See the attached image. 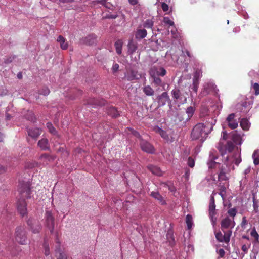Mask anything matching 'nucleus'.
<instances>
[{
  "label": "nucleus",
  "mask_w": 259,
  "mask_h": 259,
  "mask_svg": "<svg viewBox=\"0 0 259 259\" xmlns=\"http://www.w3.org/2000/svg\"><path fill=\"white\" fill-rule=\"evenodd\" d=\"M219 194L222 197V199H224L226 196V188L224 185H220L219 186Z\"/></svg>",
  "instance_id": "obj_40"
},
{
  "label": "nucleus",
  "mask_w": 259,
  "mask_h": 259,
  "mask_svg": "<svg viewBox=\"0 0 259 259\" xmlns=\"http://www.w3.org/2000/svg\"><path fill=\"white\" fill-rule=\"evenodd\" d=\"M186 223L188 229H191L193 226L192 217L190 214H187L186 217Z\"/></svg>",
  "instance_id": "obj_36"
},
{
  "label": "nucleus",
  "mask_w": 259,
  "mask_h": 259,
  "mask_svg": "<svg viewBox=\"0 0 259 259\" xmlns=\"http://www.w3.org/2000/svg\"><path fill=\"white\" fill-rule=\"evenodd\" d=\"M40 158L41 160L44 159V161H45L46 162H47L48 161H50L51 160H54V158L52 156H51L47 153L42 154L40 156Z\"/></svg>",
  "instance_id": "obj_43"
},
{
  "label": "nucleus",
  "mask_w": 259,
  "mask_h": 259,
  "mask_svg": "<svg viewBox=\"0 0 259 259\" xmlns=\"http://www.w3.org/2000/svg\"><path fill=\"white\" fill-rule=\"evenodd\" d=\"M193 85H194V87H193V90L195 92H197V90H198V86L195 82H194Z\"/></svg>",
  "instance_id": "obj_60"
},
{
  "label": "nucleus",
  "mask_w": 259,
  "mask_h": 259,
  "mask_svg": "<svg viewBox=\"0 0 259 259\" xmlns=\"http://www.w3.org/2000/svg\"><path fill=\"white\" fill-rule=\"evenodd\" d=\"M15 239L20 244L24 245L26 243V232L23 227H18L16 229Z\"/></svg>",
  "instance_id": "obj_4"
},
{
  "label": "nucleus",
  "mask_w": 259,
  "mask_h": 259,
  "mask_svg": "<svg viewBox=\"0 0 259 259\" xmlns=\"http://www.w3.org/2000/svg\"><path fill=\"white\" fill-rule=\"evenodd\" d=\"M188 165L192 168L195 165V160L192 157H189L188 159Z\"/></svg>",
  "instance_id": "obj_49"
},
{
  "label": "nucleus",
  "mask_w": 259,
  "mask_h": 259,
  "mask_svg": "<svg viewBox=\"0 0 259 259\" xmlns=\"http://www.w3.org/2000/svg\"><path fill=\"white\" fill-rule=\"evenodd\" d=\"M141 149L148 153H153L154 152V147L147 141L142 139L140 143Z\"/></svg>",
  "instance_id": "obj_12"
},
{
  "label": "nucleus",
  "mask_w": 259,
  "mask_h": 259,
  "mask_svg": "<svg viewBox=\"0 0 259 259\" xmlns=\"http://www.w3.org/2000/svg\"><path fill=\"white\" fill-rule=\"evenodd\" d=\"M252 88L254 91L255 95H259V84L257 83H254L252 85Z\"/></svg>",
  "instance_id": "obj_50"
},
{
  "label": "nucleus",
  "mask_w": 259,
  "mask_h": 259,
  "mask_svg": "<svg viewBox=\"0 0 259 259\" xmlns=\"http://www.w3.org/2000/svg\"><path fill=\"white\" fill-rule=\"evenodd\" d=\"M216 158V157H213L212 159L209 160L207 162L208 166L209 169L218 170V181H226L228 179L226 174V167L229 164L228 162V157H226L224 164L215 162L214 160Z\"/></svg>",
  "instance_id": "obj_3"
},
{
  "label": "nucleus",
  "mask_w": 259,
  "mask_h": 259,
  "mask_svg": "<svg viewBox=\"0 0 259 259\" xmlns=\"http://www.w3.org/2000/svg\"><path fill=\"white\" fill-rule=\"evenodd\" d=\"M150 196L158 201L159 203L161 205H164L166 204L165 201L158 192H151Z\"/></svg>",
  "instance_id": "obj_20"
},
{
  "label": "nucleus",
  "mask_w": 259,
  "mask_h": 259,
  "mask_svg": "<svg viewBox=\"0 0 259 259\" xmlns=\"http://www.w3.org/2000/svg\"><path fill=\"white\" fill-rule=\"evenodd\" d=\"M125 132L127 134H132L137 138H141V136H140L139 133L132 128L127 127L126 129L125 130Z\"/></svg>",
  "instance_id": "obj_39"
},
{
  "label": "nucleus",
  "mask_w": 259,
  "mask_h": 259,
  "mask_svg": "<svg viewBox=\"0 0 259 259\" xmlns=\"http://www.w3.org/2000/svg\"><path fill=\"white\" fill-rule=\"evenodd\" d=\"M7 94V90H4L2 93H0V96H3L6 95Z\"/></svg>",
  "instance_id": "obj_64"
},
{
  "label": "nucleus",
  "mask_w": 259,
  "mask_h": 259,
  "mask_svg": "<svg viewBox=\"0 0 259 259\" xmlns=\"http://www.w3.org/2000/svg\"><path fill=\"white\" fill-rule=\"evenodd\" d=\"M127 47L128 54H132L137 49V44L136 42H135L132 39H131L128 41Z\"/></svg>",
  "instance_id": "obj_23"
},
{
  "label": "nucleus",
  "mask_w": 259,
  "mask_h": 259,
  "mask_svg": "<svg viewBox=\"0 0 259 259\" xmlns=\"http://www.w3.org/2000/svg\"><path fill=\"white\" fill-rule=\"evenodd\" d=\"M250 244H244L242 246L241 249L245 253H246L248 249L250 248Z\"/></svg>",
  "instance_id": "obj_51"
},
{
  "label": "nucleus",
  "mask_w": 259,
  "mask_h": 259,
  "mask_svg": "<svg viewBox=\"0 0 259 259\" xmlns=\"http://www.w3.org/2000/svg\"><path fill=\"white\" fill-rule=\"evenodd\" d=\"M250 170H251V168L250 167H248L246 169H245L244 174L245 175H247V174H249L250 172Z\"/></svg>",
  "instance_id": "obj_61"
},
{
  "label": "nucleus",
  "mask_w": 259,
  "mask_h": 259,
  "mask_svg": "<svg viewBox=\"0 0 259 259\" xmlns=\"http://www.w3.org/2000/svg\"><path fill=\"white\" fill-rule=\"evenodd\" d=\"M13 59H14V57H13L12 58L11 57L7 58V59L5 60V62L6 63H11V62H12V60H13Z\"/></svg>",
  "instance_id": "obj_58"
},
{
  "label": "nucleus",
  "mask_w": 259,
  "mask_h": 259,
  "mask_svg": "<svg viewBox=\"0 0 259 259\" xmlns=\"http://www.w3.org/2000/svg\"><path fill=\"white\" fill-rule=\"evenodd\" d=\"M73 0H59V1L63 3L72 2Z\"/></svg>",
  "instance_id": "obj_63"
},
{
  "label": "nucleus",
  "mask_w": 259,
  "mask_h": 259,
  "mask_svg": "<svg viewBox=\"0 0 259 259\" xmlns=\"http://www.w3.org/2000/svg\"><path fill=\"white\" fill-rule=\"evenodd\" d=\"M27 224L30 227L31 231L34 233H38L41 229V226L38 222L32 219H29L27 221Z\"/></svg>",
  "instance_id": "obj_10"
},
{
  "label": "nucleus",
  "mask_w": 259,
  "mask_h": 259,
  "mask_svg": "<svg viewBox=\"0 0 259 259\" xmlns=\"http://www.w3.org/2000/svg\"><path fill=\"white\" fill-rule=\"evenodd\" d=\"M57 41L59 42L60 47L62 50H66L68 47V43L66 41L65 38L62 35H59L57 39Z\"/></svg>",
  "instance_id": "obj_22"
},
{
  "label": "nucleus",
  "mask_w": 259,
  "mask_h": 259,
  "mask_svg": "<svg viewBox=\"0 0 259 259\" xmlns=\"http://www.w3.org/2000/svg\"><path fill=\"white\" fill-rule=\"evenodd\" d=\"M45 218V226L50 230L51 233L52 234L54 230L55 218L53 216L52 212L50 211H46Z\"/></svg>",
  "instance_id": "obj_6"
},
{
  "label": "nucleus",
  "mask_w": 259,
  "mask_h": 259,
  "mask_svg": "<svg viewBox=\"0 0 259 259\" xmlns=\"http://www.w3.org/2000/svg\"><path fill=\"white\" fill-rule=\"evenodd\" d=\"M119 67V65L117 63L113 64L112 68L113 72H116L118 70Z\"/></svg>",
  "instance_id": "obj_54"
},
{
  "label": "nucleus",
  "mask_w": 259,
  "mask_h": 259,
  "mask_svg": "<svg viewBox=\"0 0 259 259\" xmlns=\"http://www.w3.org/2000/svg\"><path fill=\"white\" fill-rule=\"evenodd\" d=\"M143 91L148 96H151L154 94V91L149 85L143 87Z\"/></svg>",
  "instance_id": "obj_28"
},
{
  "label": "nucleus",
  "mask_w": 259,
  "mask_h": 259,
  "mask_svg": "<svg viewBox=\"0 0 259 259\" xmlns=\"http://www.w3.org/2000/svg\"><path fill=\"white\" fill-rule=\"evenodd\" d=\"M215 205L214 203V198L213 196L211 197L209 206V216L211 218L212 221L215 223L216 218H215V215L216 214L215 213Z\"/></svg>",
  "instance_id": "obj_13"
},
{
  "label": "nucleus",
  "mask_w": 259,
  "mask_h": 259,
  "mask_svg": "<svg viewBox=\"0 0 259 259\" xmlns=\"http://www.w3.org/2000/svg\"><path fill=\"white\" fill-rule=\"evenodd\" d=\"M171 95L172 97L176 100L180 99L182 95L180 90L178 88H175L171 91Z\"/></svg>",
  "instance_id": "obj_32"
},
{
  "label": "nucleus",
  "mask_w": 259,
  "mask_h": 259,
  "mask_svg": "<svg viewBox=\"0 0 259 259\" xmlns=\"http://www.w3.org/2000/svg\"><path fill=\"white\" fill-rule=\"evenodd\" d=\"M237 212V211L235 207L230 208L227 211L228 214L229 216L231 217L233 220L234 217L236 215Z\"/></svg>",
  "instance_id": "obj_44"
},
{
  "label": "nucleus",
  "mask_w": 259,
  "mask_h": 259,
  "mask_svg": "<svg viewBox=\"0 0 259 259\" xmlns=\"http://www.w3.org/2000/svg\"><path fill=\"white\" fill-rule=\"evenodd\" d=\"M38 146L42 150H50V145L48 140L46 138H43L38 142Z\"/></svg>",
  "instance_id": "obj_19"
},
{
  "label": "nucleus",
  "mask_w": 259,
  "mask_h": 259,
  "mask_svg": "<svg viewBox=\"0 0 259 259\" xmlns=\"http://www.w3.org/2000/svg\"><path fill=\"white\" fill-rule=\"evenodd\" d=\"M195 111V108L194 106H189L186 110V113L187 115V117L186 119V121L189 120L193 116Z\"/></svg>",
  "instance_id": "obj_27"
},
{
  "label": "nucleus",
  "mask_w": 259,
  "mask_h": 259,
  "mask_svg": "<svg viewBox=\"0 0 259 259\" xmlns=\"http://www.w3.org/2000/svg\"><path fill=\"white\" fill-rule=\"evenodd\" d=\"M97 3L102 5V6H104L106 7H108V3L107 2V0H101L97 1Z\"/></svg>",
  "instance_id": "obj_55"
},
{
  "label": "nucleus",
  "mask_w": 259,
  "mask_h": 259,
  "mask_svg": "<svg viewBox=\"0 0 259 259\" xmlns=\"http://www.w3.org/2000/svg\"><path fill=\"white\" fill-rule=\"evenodd\" d=\"M252 158L253 159V163L255 165L259 164V150H256L254 151L252 155Z\"/></svg>",
  "instance_id": "obj_35"
},
{
  "label": "nucleus",
  "mask_w": 259,
  "mask_h": 259,
  "mask_svg": "<svg viewBox=\"0 0 259 259\" xmlns=\"http://www.w3.org/2000/svg\"><path fill=\"white\" fill-rule=\"evenodd\" d=\"M140 77V75L138 74L137 71L132 70L128 73L127 76V78L128 80H132L134 79H138Z\"/></svg>",
  "instance_id": "obj_26"
},
{
  "label": "nucleus",
  "mask_w": 259,
  "mask_h": 259,
  "mask_svg": "<svg viewBox=\"0 0 259 259\" xmlns=\"http://www.w3.org/2000/svg\"><path fill=\"white\" fill-rule=\"evenodd\" d=\"M234 148V144L231 141H227L225 144L220 142L218 146V149L222 155H224L227 152H231L233 150Z\"/></svg>",
  "instance_id": "obj_7"
},
{
  "label": "nucleus",
  "mask_w": 259,
  "mask_h": 259,
  "mask_svg": "<svg viewBox=\"0 0 259 259\" xmlns=\"http://www.w3.org/2000/svg\"><path fill=\"white\" fill-rule=\"evenodd\" d=\"M19 191L21 195L22 199H20L18 202V210L22 216H24L27 213V204L24 199L30 198L31 195L29 183L28 182L20 183Z\"/></svg>",
  "instance_id": "obj_1"
},
{
  "label": "nucleus",
  "mask_w": 259,
  "mask_h": 259,
  "mask_svg": "<svg viewBox=\"0 0 259 259\" xmlns=\"http://www.w3.org/2000/svg\"><path fill=\"white\" fill-rule=\"evenodd\" d=\"M224 234L221 231L214 232L217 240L219 242H225L228 243L230 240V237L232 234V231L228 230L226 231H223Z\"/></svg>",
  "instance_id": "obj_5"
},
{
  "label": "nucleus",
  "mask_w": 259,
  "mask_h": 259,
  "mask_svg": "<svg viewBox=\"0 0 259 259\" xmlns=\"http://www.w3.org/2000/svg\"><path fill=\"white\" fill-rule=\"evenodd\" d=\"M251 236L253 238L255 243L259 242V234L256 232L255 227H253L250 232Z\"/></svg>",
  "instance_id": "obj_33"
},
{
  "label": "nucleus",
  "mask_w": 259,
  "mask_h": 259,
  "mask_svg": "<svg viewBox=\"0 0 259 259\" xmlns=\"http://www.w3.org/2000/svg\"><path fill=\"white\" fill-rule=\"evenodd\" d=\"M213 128L212 124L203 123L197 124L193 128L191 138L193 140H200L204 141L207 136L210 133Z\"/></svg>",
  "instance_id": "obj_2"
},
{
  "label": "nucleus",
  "mask_w": 259,
  "mask_h": 259,
  "mask_svg": "<svg viewBox=\"0 0 259 259\" xmlns=\"http://www.w3.org/2000/svg\"><path fill=\"white\" fill-rule=\"evenodd\" d=\"M247 220L246 219V217H243L242 218V222H241V224H240L241 227L242 228H245V226L247 225Z\"/></svg>",
  "instance_id": "obj_52"
},
{
  "label": "nucleus",
  "mask_w": 259,
  "mask_h": 259,
  "mask_svg": "<svg viewBox=\"0 0 259 259\" xmlns=\"http://www.w3.org/2000/svg\"><path fill=\"white\" fill-rule=\"evenodd\" d=\"M50 93V90L48 87H44L39 91V94L44 96H47Z\"/></svg>",
  "instance_id": "obj_47"
},
{
  "label": "nucleus",
  "mask_w": 259,
  "mask_h": 259,
  "mask_svg": "<svg viewBox=\"0 0 259 259\" xmlns=\"http://www.w3.org/2000/svg\"><path fill=\"white\" fill-rule=\"evenodd\" d=\"M147 34V32L145 29H138L136 33V37L137 38L142 39L145 38Z\"/></svg>",
  "instance_id": "obj_29"
},
{
  "label": "nucleus",
  "mask_w": 259,
  "mask_h": 259,
  "mask_svg": "<svg viewBox=\"0 0 259 259\" xmlns=\"http://www.w3.org/2000/svg\"><path fill=\"white\" fill-rule=\"evenodd\" d=\"M163 21L164 23L169 26H174L175 25L174 22L171 20L168 17H164Z\"/></svg>",
  "instance_id": "obj_46"
},
{
  "label": "nucleus",
  "mask_w": 259,
  "mask_h": 259,
  "mask_svg": "<svg viewBox=\"0 0 259 259\" xmlns=\"http://www.w3.org/2000/svg\"><path fill=\"white\" fill-rule=\"evenodd\" d=\"M233 161L236 165H238L242 161L240 153H236L233 154Z\"/></svg>",
  "instance_id": "obj_34"
},
{
  "label": "nucleus",
  "mask_w": 259,
  "mask_h": 259,
  "mask_svg": "<svg viewBox=\"0 0 259 259\" xmlns=\"http://www.w3.org/2000/svg\"><path fill=\"white\" fill-rule=\"evenodd\" d=\"M235 225L234 220L230 219L228 217L225 218L221 222V229L222 231H226V229L232 230Z\"/></svg>",
  "instance_id": "obj_8"
},
{
  "label": "nucleus",
  "mask_w": 259,
  "mask_h": 259,
  "mask_svg": "<svg viewBox=\"0 0 259 259\" xmlns=\"http://www.w3.org/2000/svg\"><path fill=\"white\" fill-rule=\"evenodd\" d=\"M107 113L113 117H116L119 114L116 108L111 107L107 110Z\"/></svg>",
  "instance_id": "obj_30"
},
{
  "label": "nucleus",
  "mask_w": 259,
  "mask_h": 259,
  "mask_svg": "<svg viewBox=\"0 0 259 259\" xmlns=\"http://www.w3.org/2000/svg\"><path fill=\"white\" fill-rule=\"evenodd\" d=\"M150 74L153 79V82L154 84V85L156 87H162L163 88V90H165L164 89L165 83L163 82L162 80L158 76H156L155 74H152V73H150Z\"/></svg>",
  "instance_id": "obj_18"
},
{
  "label": "nucleus",
  "mask_w": 259,
  "mask_h": 259,
  "mask_svg": "<svg viewBox=\"0 0 259 259\" xmlns=\"http://www.w3.org/2000/svg\"><path fill=\"white\" fill-rule=\"evenodd\" d=\"M128 1L132 5H135L138 3V0H128Z\"/></svg>",
  "instance_id": "obj_59"
},
{
  "label": "nucleus",
  "mask_w": 259,
  "mask_h": 259,
  "mask_svg": "<svg viewBox=\"0 0 259 259\" xmlns=\"http://www.w3.org/2000/svg\"><path fill=\"white\" fill-rule=\"evenodd\" d=\"M251 104L249 102L246 101L239 103L237 105V108L239 109L240 112H247L250 108Z\"/></svg>",
  "instance_id": "obj_16"
},
{
  "label": "nucleus",
  "mask_w": 259,
  "mask_h": 259,
  "mask_svg": "<svg viewBox=\"0 0 259 259\" xmlns=\"http://www.w3.org/2000/svg\"><path fill=\"white\" fill-rule=\"evenodd\" d=\"M218 254H219V256L220 257H223L224 256V255H225V251L223 249H220L218 250Z\"/></svg>",
  "instance_id": "obj_56"
},
{
  "label": "nucleus",
  "mask_w": 259,
  "mask_h": 259,
  "mask_svg": "<svg viewBox=\"0 0 259 259\" xmlns=\"http://www.w3.org/2000/svg\"><path fill=\"white\" fill-rule=\"evenodd\" d=\"M158 131H159V133L160 135L161 136L162 138H163V139H164L165 140L168 139V136L165 131L162 130L161 128H159L158 130Z\"/></svg>",
  "instance_id": "obj_48"
},
{
  "label": "nucleus",
  "mask_w": 259,
  "mask_h": 259,
  "mask_svg": "<svg viewBox=\"0 0 259 259\" xmlns=\"http://www.w3.org/2000/svg\"><path fill=\"white\" fill-rule=\"evenodd\" d=\"M156 100L158 103L157 107L159 108L166 105V103L169 101L170 98L168 93L164 92L156 97Z\"/></svg>",
  "instance_id": "obj_9"
},
{
  "label": "nucleus",
  "mask_w": 259,
  "mask_h": 259,
  "mask_svg": "<svg viewBox=\"0 0 259 259\" xmlns=\"http://www.w3.org/2000/svg\"><path fill=\"white\" fill-rule=\"evenodd\" d=\"M234 118L235 114L231 113L228 116L226 119L228 125L231 129H235L238 126V121Z\"/></svg>",
  "instance_id": "obj_14"
},
{
  "label": "nucleus",
  "mask_w": 259,
  "mask_h": 259,
  "mask_svg": "<svg viewBox=\"0 0 259 259\" xmlns=\"http://www.w3.org/2000/svg\"><path fill=\"white\" fill-rule=\"evenodd\" d=\"M47 127L48 129L49 130V131L51 134H53L54 135L56 134V129L54 127V126L51 123L48 122L47 123Z\"/></svg>",
  "instance_id": "obj_45"
},
{
  "label": "nucleus",
  "mask_w": 259,
  "mask_h": 259,
  "mask_svg": "<svg viewBox=\"0 0 259 259\" xmlns=\"http://www.w3.org/2000/svg\"><path fill=\"white\" fill-rule=\"evenodd\" d=\"M5 171V168L3 166L0 165V174L3 173Z\"/></svg>",
  "instance_id": "obj_62"
},
{
  "label": "nucleus",
  "mask_w": 259,
  "mask_h": 259,
  "mask_svg": "<svg viewBox=\"0 0 259 259\" xmlns=\"http://www.w3.org/2000/svg\"><path fill=\"white\" fill-rule=\"evenodd\" d=\"M116 51L118 54L120 55L122 53V42L120 40H118L115 43Z\"/></svg>",
  "instance_id": "obj_38"
},
{
  "label": "nucleus",
  "mask_w": 259,
  "mask_h": 259,
  "mask_svg": "<svg viewBox=\"0 0 259 259\" xmlns=\"http://www.w3.org/2000/svg\"><path fill=\"white\" fill-rule=\"evenodd\" d=\"M55 252L56 251H60V250H61V243L59 241V238H58V233H56V238H55Z\"/></svg>",
  "instance_id": "obj_41"
},
{
  "label": "nucleus",
  "mask_w": 259,
  "mask_h": 259,
  "mask_svg": "<svg viewBox=\"0 0 259 259\" xmlns=\"http://www.w3.org/2000/svg\"><path fill=\"white\" fill-rule=\"evenodd\" d=\"M55 256L57 259H67V254L62 250H60V251L55 252Z\"/></svg>",
  "instance_id": "obj_37"
},
{
  "label": "nucleus",
  "mask_w": 259,
  "mask_h": 259,
  "mask_svg": "<svg viewBox=\"0 0 259 259\" xmlns=\"http://www.w3.org/2000/svg\"><path fill=\"white\" fill-rule=\"evenodd\" d=\"M240 124L244 130H248L250 126L249 121L246 118L242 119L240 122Z\"/></svg>",
  "instance_id": "obj_31"
},
{
  "label": "nucleus",
  "mask_w": 259,
  "mask_h": 259,
  "mask_svg": "<svg viewBox=\"0 0 259 259\" xmlns=\"http://www.w3.org/2000/svg\"><path fill=\"white\" fill-rule=\"evenodd\" d=\"M161 8L162 10L166 12H167L169 10V6L167 4H166L165 3L163 2L161 4Z\"/></svg>",
  "instance_id": "obj_53"
},
{
  "label": "nucleus",
  "mask_w": 259,
  "mask_h": 259,
  "mask_svg": "<svg viewBox=\"0 0 259 259\" xmlns=\"http://www.w3.org/2000/svg\"><path fill=\"white\" fill-rule=\"evenodd\" d=\"M43 248L44 249V254L47 256L50 255V247L49 244L48 238L47 237H44V243H43Z\"/></svg>",
  "instance_id": "obj_25"
},
{
  "label": "nucleus",
  "mask_w": 259,
  "mask_h": 259,
  "mask_svg": "<svg viewBox=\"0 0 259 259\" xmlns=\"http://www.w3.org/2000/svg\"><path fill=\"white\" fill-rule=\"evenodd\" d=\"M150 73H152V74H156V75L157 76H164L166 74V71L163 67H160L159 68H153L152 69L151 72Z\"/></svg>",
  "instance_id": "obj_24"
},
{
  "label": "nucleus",
  "mask_w": 259,
  "mask_h": 259,
  "mask_svg": "<svg viewBox=\"0 0 259 259\" xmlns=\"http://www.w3.org/2000/svg\"><path fill=\"white\" fill-rule=\"evenodd\" d=\"M147 168L154 175L161 176L162 175V171L160 168L156 166L150 165L147 166Z\"/></svg>",
  "instance_id": "obj_21"
},
{
  "label": "nucleus",
  "mask_w": 259,
  "mask_h": 259,
  "mask_svg": "<svg viewBox=\"0 0 259 259\" xmlns=\"http://www.w3.org/2000/svg\"><path fill=\"white\" fill-rule=\"evenodd\" d=\"M154 25V22L150 19L146 20L143 23V26L147 29H152Z\"/></svg>",
  "instance_id": "obj_42"
},
{
  "label": "nucleus",
  "mask_w": 259,
  "mask_h": 259,
  "mask_svg": "<svg viewBox=\"0 0 259 259\" xmlns=\"http://www.w3.org/2000/svg\"><path fill=\"white\" fill-rule=\"evenodd\" d=\"M97 36L95 34H90L82 39L84 44L88 45H93L96 42Z\"/></svg>",
  "instance_id": "obj_17"
},
{
  "label": "nucleus",
  "mask_w": 259,
  "mask_h": 259,
  "mask_svg": "<svg viewBox=\"0 0 259 259\" xmlns=\"http://www.w3.org/2000/svg\"><path fill=\"white\" fill-rule=\"evenodd\" d=\"M216 86L212 82H208L204 84L202 91L201 92L202 96H206L215 92Z\"/></svg>",
  "instance_id": "obj_11"
},
{
  "label": "nucleus",
  "mask_w": 259,
  "mask_h": 259,
  "mask_svg": "<svg viewBox=\"0 0 259 259\" xmlns=\"http://www.w3.org/2000/svg\"><path fill=\"white\" fill-rule=\"evenodd\" d=\"M183 53H186V54L187 55V56L189 57V58H191L192 57L191 53L188 50H185V51H183Z\"/></svg>",
  "instance_id": "obj_57"
},
{
  "label": "nucleus",
  "mask_w": 259,
  "mask_h": 259,
  "mask_svg": "<svg viewBox=\"0 0 259 259\" xmlns=\"http://www.w3.org/2000/svg\"><path fill=\"white\" fill-rule=\"evenodd\" d=\"M27 133L29 136L36 139L41 134V130L39 128H30L27 129Z\"/></svg>",
  "instance_id": "obj_15"
}]
</instances>
